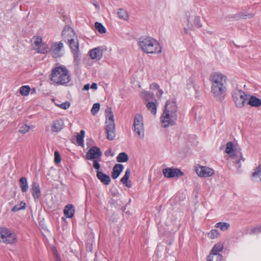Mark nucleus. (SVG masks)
<instances>
[{
  "mask_svg": "<svg viewBox=\"0 0 261 261\" xmlns=\"http://www.w3.org/2000/svg\"><path fill=\"white\" fill-rule=\"evenodd\" d=\"M117 14L119 18L127 20L128 19V15L126 10L123 9H119Z\"/></svg>",
  "mask_w": 261,
  "mask_h": 261,
  "instance_id": "29",
  "label": "nucleus"
},
{
  "mask_svg": "<svg viewBox=\"0 0 261 261\" xmlns=\"http://www.w3.org/2000/svg\"><path fill=\"white\" fill-rule=\"evenodd\" d=\"M261 233V225L257 226L252 229L249 232L250 234H256Z\"/></svg>",
  "mask_w": 261,
  "mask_h": 261,
  "instance_id": "42",
  "label": "nucleus"
},
{
  "mask_svg": "<svg viewBox=\"0 0 261 261\" xmlns=\"http://www.w3.org/2000/svg\"><path fill=\"white\" fill-rule=\"evenodd\" d=\"M34 126L33 125L30 126L25 124H22L19 128V132L22 134H24L28 132L31 128H33Z\"/></svg>",
  "mask_w": 261,
  "mask_h": 261,
  "instance_id": "36",
  "label": "nucleus"
},
{
  "mask_svg": "<svg viewBox=\"0 0 261 261\" xmlns=\"http://www.w3.org/2000/svg\"><path fill=\"white\" fill-rule=\"evenodd\" d=\"M74 206L71 204H67L64 209V214L68 218H71L74 216Z\"/></svg>",
  "mask_w": 261,
  "mask_h": 261,
  "instance_id": "21",
  "label": "nucleus"
},
{
  "mask_svg": "<svg viewBox=\"0 0 261 261\" xmlns=\"http://www.w3.org/2000/svg\"><path fill=\"white\" fill-rule=\"evenodd\" d=\"M89 54L90 57L93 60H99L102 57V50L100 47H96L91 49Z\"/></svg>",
  "mask_w": 261,
  "mask_h": 261,
  "instance_id": "15",
  "label": "nucleus"
},
{
  "mask_svg": "<svg viewBox=\"0 0 261 261\" xmlns=\"http://www.w3.org/2000/svg\"><path fill=\"white\" fill-rule=\"evenodd\" d=\"M67 41L73 55L74 62L76 65H78L81 60L79 43L77 41H75L73 38H68Z\"/></svg>",
  "mask_w": 261,
  "mask_h": 261,
  "instance_id": "9",
  "label": "nucleus"
},
{
  "mask_svg": "<svg viewBox=\"0 0 261 261\" xmlns=\"http://www.w3.org/2000/svg\"><path fill=\"white\" fill-rule=\"evenodd\" d=\"M223 248V245L222 243L216 244L212 248L210 254L219 253V252L222 250Z\"/></svg>",
  "mask_w": 261,
  "mask_h": 261,
  "instance_id": "31",
  "label": "nucleus"
},
{
  "mask_svg": "<svg viewBox=\"0 0 261 261\" xmlns=\"http://www.w3.org/2000/svg\"><path fill=\"white\" fill-rule=\"evenodd\" d=\"M163 90L159 89L158 90V92L156 93V95L158 97H160L162 96V95L163 94Z\"/></svg>",
  "mask_w": 261,
  "mask_h": 261,
  "instance_id": "51",
  "label": "nucleus"
},
{
  "mask_svg": "<svg viewBox=\"0 0 261 261\" xmlns=\"http://www.w3.org/2000/svg\"><path fill=\"white\" fill-rule=\"evenodd\" d=\"M85 135V132L84 130H81L80 134L76 136V142L79 145H83L84 138Z\"/></svg>",
  "mask_w": 261,
  "mask_h": 261,
  "instance_id": "32",
  "label": "nucleus"
},
{
  "mask_svg": "<svg viewBox=\"0 0 261 261\" xmlns=\"http://www.w3.org/2000/svg\"><path fill=\"white\" fill-rule=\"evenodd\" d=\"M75 35L73 30L69 26H65L62 33V37L65 41L68 40V38H73Z\"/></svg>",
  "mask_w": 261,
  "mask_h": 261,
  "instance_id": "16",
  "label": "nucleus"
},
{
  "mask_svg": "<svg viewBox=\"0 0 261 261\" xmlns=\"http://www.w3.org/2000/svg\"><path fill=\"white\" fill-rule=\"evenodd\" d=\"M105 154L106 156H113L114 155V153L112 151L111 148H109L107 150H106L105 152Z\"/></svg>",
  "mask_w": 261,
  "mask_h": 261,
  "instance_id": "47",
  "label": "nucleus"
},
{
  "mask_svg": "<svg viewBox=\"0 0 261 261\" xmlns=\"http://www.w3.org/2000/svg\"><path fill=\"white\" fill-rule=\"evenodd\" d=\"M4 243L12 244L16 241V234L5 227H0V240Z\"/></svg>",
  "mask_w": 261,
  "mask_h": 261,
  "instance_id": "7",
  "label": "nucleus"
},
{
  "mask_svg": "<svg viewBox=\"0 0 261 261\" xmlns=\"http://www.w3.org/2000/svg\"><path fill=\"white\" fill-rule=\"evenodd\" d=\"M251 177L252 179H256L258 178L259 180L261 181V165H259L258 167L254 169V172L252 173Z\"/></svg>",
  "mask_w": 261,
  "mask_h": 261,
  "instance_id": "27",
  "label": "nucleus"
},
{
  "mask_svg": "<svg viewBox=\"0 0 261 261\" xmlns=\"http://www.w3.org/2000/svg\"><path fill=\"white\" fill-rule=\"evenodd\" d=\"M63 47V44L61 42H55L53 44L50 51L51 52L52 56L54 58H56L60 57L61 54L60 51Z\"/></svg>",
  "mask_w": 261,
  "mask_h": 261,
  "instance_id": "14",
  "label": "nucleus"
},
{
  "mask_svg": "<svg viewBox=\"0 0 261 261\" xmlns=\"http://www.w3.org/2000/svg\"><path fill=\"white\" fill-rule=\"evenodd\" d=\"M123 169V165L120 164H116L113 168L112 172V177L116 179L118 177Z\"/></svg>",
  "mask_w": 261,
  "mask_h": 261,
  "instance_id": "19",
  "label": "nucleus"
},
{
  "mask_svg": "<svg viewBox=\"0 0 261 261\" xmlns=\"http://www.w3.org/2000/svg\"><path fill=\"white\" fill-rule=\"evenodd\" d=\"M241 165H239L238 166V168H241Z\"/></svg>",
  "mask_w": 261,
  "mask_h": 261,
  "instance_id": "58",
  "label": "nucleus"
},
{
  "mask_svg": "<svg viewBox=\"0 0 261 261\" xmlns=\"http://www.w3.org/2000/svg\"><path fill=\"white\" fill-rule=\"evenodd\" d=\"M186 15H187V21L188 22V27L191 29V30H193V25L192 24H190L189 23V20H190V16H191V13L190 12H188L186 13Z\"/></svg>",
  "mask_w": 261,
  "mask_h": 261,
  "instance_id": "48",
  "label": "nucleus"
},
{
  "mask_svg": "<svg viewBox=\"0 0 261 261\" xmlns=\"http://www.w3.org/2000/svg\"><path fill=\"white\" fill-rule=\"evenodd\" d=\"M227 77L220 72H213L210 76L211 92L217 100L221 101L227 90Z\"/></svg>",
  "mask_w": 261,
  "mask_h": 261,
  "instance_id": "1",
  "label": "nucleus"
},
{
  "mask_svg": "<svg viewBox=\"0 0 261 261\" xmlns=\"http://www.w3.org/2000/svg\"><path fill=\"white\" fill-rule=\"evenodd\" d=\"M130 175V169L128 168L126 169L124 175L120 180L122 183H123V184H125L126 186L128 188H130L131 187L130 182H127Z\"/></svg>",
  "mask_w": 261,
  "mask_h": 261,
  "instance_id": "23",
  "label": "nucleus"
},
{
  "mask_svg": "<svg viewBox=\"0 0 261 261\" xmlns=\"http://www.w3.org/2000/svg\"><path fill=\"white\" fill-rule=\"evenodd\" d=\"M198 176L201 177H208L214 174V171L208 167L200 166L196 169Z\"/></svg>",
  "mask_w": 261,
  "mask_h": 261,
  "instance_id": "13",
  "label": "nucleus"
},
{
  "mask_svg": "<svg viewBox=\"0 0 261 261\" xmlns=\"http://www.w3.org/2000/svg\"><path fill=\"white\" fill-rule=\"evenodd\" d=\"M97 178L104 185H108L111 182L110 176L100 171H96Z\"/></svg>",
  "mask_w": 261,
  "mask_h": 261,
  "instance_id": "18",
  "label": "nucleus"
},
{
  "mask_svg": "<svg viewBox=\"0 0 261 261\" xmlns=\"http://www.w3.org/2000/svg\"><path fill=\"white\" fill-rule=\"evenodd\" d=\"M247 104L253 107H259L261 106V99L255 96H251L249 99Z\"/></svg>",
  "mask_w": 261,
  "mask_h": 261,
  "instance_id": "22",
  "label": "nucleus"
},
{
  "mask_svg": "<svg viewBox=\"0 0 261 261\" xmlns=\"http://www.w3.org/2000/svg\"><path fill=\"white\" fill-rule=\"evenodd\" d=\"M253 14H249L248 15V17H250V18H251V17H253Z\"/></svg>",
  "mask_w": 261,
  "mask_h": 261,
  "instance_id": "56",
  "label": "nucleus"
},
{
  "mask_svg": "<svg viewBox=\"0 0 261 261\" xmlns=\"http://www.w3.org/2000/svg\"><path fill=\"white\" fill-rule=\"evenodd\" d=\"M102 155V152L99 148L97 146H92L88 151L86 154L87 160H95Z\"/></svg>",
  "mask_w": 261,
  "mask_h": 261,
  "instance_id": "12",
  "label": "nucleus"
},
{
  "mask_svg": "<svg viewBox=\"0 0 261 261\" xmlns=\"http://www.w3.org/2000/svg\"><path fill=\"white\" fill-rule=\"evenodd\" d=\"M93 4L94 5V6L97 8V9H99V6L98 5V4H97L96 2L95 1Z\"/></svg>",
  "mask_w": 261,
  "mask_h": 261,
  "instance_id": "54",
  "label": "nucleus"
},
{
  "mask_svg": "<svg viewBox=\"0 0 261 261\" xmlns=\"http://www.w3.org/2000/svg\"><path fill=\"white\" fill-rule=\"evenodd\" d=\"M231 95L237 107L242 108L244 107L247 95L243 91L235 89L232 91Z\"/></svg>",
  "mask_w": 261,
  "mask_h": 261,
  "instance_id": "6",
  "label": "nucleus"
},
{
  "mask_svg": "<svg viewBox=\"0 0 261 261\" xmlns=\"http://www.w3.org/2000/svg\"><path fill=\"white\" fill-rule=\"evenodd\" d=\"M57 106L63 109L66 110L68 109L70 106V103L68 101H66L65 102H63L60 105H57Z\"/></svg>",
  "mask_w": 261,
  "mask_h": 261,
  "instance_id": "44",
  "label": "nucleus"
},
{
  "mask_svg": "<svg viewBox=\"0 0 261 261\" xmlns=\"http://www.w3.org/2000/svg\"><path fill=\"white\" fill-rule=\"evenodd\" d=\"M26 207V203L23 201H21L18 204H16L12 208V211L14 212H17L19 210H24Z\"/></svg>",
  "mask_w": 261,
  "mask_h": 261,
  "instance_id": "35",
  "label": "nucleus"
},
{
  "mask_svg": "<svg viewBox=\"0 0 261 261\" xmlns=\"http://www.w3.org/2000/svg\"><path fill=\"white\" fill-rule=\"evenodd\" d=\"M105 116L106 118V123L107 125L106 130L107 138L110 140H113L116 136V134L114 115L111 107H107L106 109Z\"/></svg>",
  "mask_w": 261,
  "mask_h": 261,
  "instance_id": "5",
  "label": "nucleus"
},
{
  "mask_svg": "<svg viewBox=\"0 0 261 261\" xmlns=\"http://www.w3.org/2000/svg\"><path fill=\"white\" fill-rule=\"evenodd\" d=\"M50 79L57 85H65L70 82V76L69 71L65 67L58 66L52 70Z\"/></svg>",
  "mask_w": 261,
  "mask_h": 261,
  "instance_id": "4",
  "label": "nucleus"
},
{
  "mask_svg": "<svg viewBox=\"0 0 261 261\" xmlns=\"http://www.w3.org/2000/svg\"><path fill=\"white\" fill-rule=\"evenodd\" d=\"M64 126V122L62 119L56 120L53 122L51 126V131L53 132H59L61 131Z\"/></svg>",
  "mask_w": 261,
  "mask_h": 261,
  "instance_id": "20",
  "label": "nucleus"
},
{
  "mask_svg": "<svg viewBox=\"0 0 261 261\" xmlns=\"http://www.w3.org/2000/svg\"><path fill=\"white\" fill-rule=\"evenodd\" d=\"M111 193L113 196L118 197L120 195L119 192L116 189L114 190H111Z\"/></svg>",
  "mask_w": 261,
  "mask_h": 261,
  "instance_id": "50",
  "label": "nucleus"
},
{
  "mask_svg": "<svg viewBox=\"0 0 261 261\" xmlns=\"http://www.w3.org/2000/svg\"><path fill=\"white\" fill-rule=\"evenodd\" d=\"M31 190L35 200H38L41 194L39 184L37 182H33L31 186Z\"/></svg>",
  "mask_w": 261,
  "mask_h": 261,
  "instance_id": "17",
  "label": "nucleus"
},
{
  "mask_svg": "<svg viewBox=\"0 0 261 261\" xmlns=\"http://www.w3.org/2000/svg\"><path fill=\"white\" fill-rule=\"evenodd\" d=\"M95 27L96 29L101 34H103L106 32V29L102 23L96 22L95 23Z\"/></svg>",
  "mask_w": 261,
  "mask_h": 261,
  "instance_id": "39",
  "label": "nucleus"
},
{
  "mask_svg": "<svg viewBox=\"0 0 261 261\" xmlns=\"http://www.w3.org/2000/svg\"><path fill=\"white\" fill-rule=\"evenodd\" d=\"M177 107L176 102L172 100L167 101L161 117V123L164 127L175 124L177 118Z\"/></svg>",
  "mask_w": 261,
  "mask_h": 261,
  "instance_id": "2",
  "label": "nucleus"
},
{
  "mask_svg": "<svg viewBox=\"0 0 261 261\" xmlns=\"http://www.w3.org/2000/svg\"><path fill=\"white\" fill-rule=\"evenodd\" d=\"M134 131L137 134L141 139L144 138V129L143 125V119L141 115L137 114L135 115L134 121Z\"/></svg>",
  "mask_w": 261,
  "mask_h": 261,
  "instance_id": "8",
  "label": "nucleus"
},
{
  "mask_svg": "<svg viewBox=\"0 0 261 261\" xmlns=\"http://www.w3.org/2000/svg\"><path fill=\"white\" fill-rule=\"evenodd\" d=\"M89 88H90V85L89 84H86L84 86V88H83V90H88L89 89Z\"/></svg>",
  "mask_w": 261,
  "mask_h": 261,
  "instance_id": "53",
  "label": "nucleus"
},
{
  "mask_svg": "<svg viewBox=\"0 0 261 261\" xmlns=\"http://www.w3.org/2000/svg\"><path fill=\"white\" fill-rule=\"evenodd\" d=\"M93 167L97 170L96 171H99L100 165L98 162L96 160H94L93 161Z\"/></svg>",
  "mask_w": 261,
  "mask_h": 261,
  "instance_id": "46",
  "label": "nucleus"
},
{
  "mask_svg": "<svg viewBox=\"0 0 261 261\" xmlns=\"http://www.w3.org/2000/svg\"><path fill=\"white\" fill-rule=\"evenodd\" d=\"M184 31L186 33H188V29L187 28H184Z\"/></svg>",
  "mask_w": 261,
  "mask_h": 261,
  "instance_id": "57",
  "label": "nucleus"
},
{
  "mask_svg": "<svg viewBox=\"0 0 261 261\" xmlns=\"http://www.w3.org/2000/svg\"><path fill=\"white\" fill-rule=\"evenodd\" d=\"M234 151V147L232 142H228L226 144L225 152L230 155L232 158L234 154H233Z\"/></svg>",
  "mask_w": 261,
  "mask_h": 261,
  "instance_id": "26",
  "label": "nucleus"
},
{
  "mask_svg": "<svg viewBox=\"0 0 261 261\" xmlns=\"http://www.w3.org/2000/svg\"><path fill=\"white\" fill-rule=\"evenodd\" d=\"M207 261H223V256L219 253L210 254Z\"/></svg>",
  "mask_w": 261,
  "mask_h": 261,
  "instance_id": "25",
  "label": "nucleus"
},
{
  "mask_svg": "<svg viewBox=\"0 0 261 261\" xmlns=\"http://www.w3.org/2000/svg\"><path fill=\"white\" fill-rule=\"evenodd\" d=\"M56 261H61V260L59 257L57 256L56 257Z\"/></svg>",
  "mask_w": 261,
  "mask_h": 261,
  "instance_id": "55",
  "label": "nucleus"
},
{
  "mask_svg": "<svg viewBox=\"0 0 261 261\" xmlns=\"http://www.w3.org/2000/svg\"><path fill=\"white\" fill-rule=\"evenodd\" d=\"M219 235V232L217 229H212L207 234L208 237L212 239L218 238Z\"/></svg>",
  "mask_w": 261,
  "mask_h": 261,
  "instance_id": "40",
  "label": "nucleus"
},
{
  "mask_svg": "<svg viewBox=\"0 0 261 261\" xmlns=\"http://www.w3.org/2000/svg\"><path fill=\"white\" fill-rule=\"evenodd\" d=\"M215 227L219 228L222 231H226L229 229L230 225L226 222H218L216 223Z\"/></svg>",
  "mask_w": 261,
  "mask_h": 261,
  "instance_id": "30",
  "label": "nucleus"
},
{
  "mask_svg": "<svg viewBox=\"0 0 261 261\" xmlns=\"http://www.w3.org/2000/svg\"><path fill=\"white\" fill-rule=\"evenodd\" d=\"M142 97L146 101H149L154 99V94L147 91H144L142 93Z\"/></svg>",
  "mask_w": 261,
  "mask_h": 261,
  "instance_id": "34",
  "label": "nucleus"
},
{
  "mask_svg": "<svg viewBox=\"0 0 261 261\" xmlns=\"http://www.w3.org/2000/svg\"><path fill=\"white\" fill-rule=\"evenodd\" d=\"M232 159H233V162L236 164H239L241 160L243 162L245 161V159L243 156L241 152H239V154H234L233 156H232Z\"/></svg>",
  "mask_w": 261,
  "mask_h": 261,
  "instance_id": "33",
  "label": "nucleus"
},
{
  "mask_svg": "<svg viewBox=\"0 0 261 261\" xmlns=\"http://www.w3.org/2000/svg\"><path fill=\"white\" fill-rule=\"evenodd\" d=\"M91 88L93 89H94V90H96L97 89V84L96 83H92L91 86Z\"/></svg>",
  "mask_w": 261,
  "mask_h": 261,
  "instance_id": "52",
  "label": "nucleus"
},
{
  "mask_svg": "<svg viewBox=\"0 0 261 261\" xmlns=\"http://www.w3.org/2000/svg\"><path fill=\"white\" fill-rule=\"evenodd\" d=\"M19 184L21 190L22 192L28 191L29 187L27 179L26 177H22L19 179Z\"/></svg>",
  "mask_w": 261,
  "mask_h": 261,
  "instance_id": "24",
  "label": "nucleus"
},
{
  "mask_svg": "<svg viewBox=\"0 0 261 261\" xmlns=\"http://www.w3.org/2000/svg\"><path fill=\"white\" fill-rule=\"evenodd\" d=\"M159 85L156 83H152L150 85V88L152 90H158Z\"/></svg>",
  "mask_w": 261,
  "mask_h": 261,
  "instance_id": "49",
  "label": "nucleus"
},
{
  "mask_svg": "<svg viewBox=\"0 0 261 261\" xmlns=\"http://www.w3.org/2000/svg\"><path fill=\"white\" fill-rule=\"evenodd\" d=\"M116 159L119 163L126 162L128 160V156L125 152H122L118 155Z\"/></svg>",
  "mask_w": 261,
  "mask_h": 261,
  "instance_id": "28",
  "label": "nucleus"
},
{
  "mask_svg": "<svg viewBox=\"0 0 261 261\" xmlns=\"http://www.w3.org/2000/svg\"><path fill=\"white\" fill-rule=\"evenodd\" d=\"M61 158L59 152L58 151L55 152V163L58 164L61 162Z\"/></svg>",
  "mask_w": 261,
  "mask_h": 261,
  "instance_id": "45",
  "label": "nucleus"
},
{
  "mask_svg": "<svg viewBox=\"0 0 261 261\" xmlns=\"http://www.w3.org/2000/svg\"><path fill=\"white\" fill-rule=\"evenodd\" d=\"M31 90V88L29 86H22L20 88L19 91L20 94L23 96H27Z\"/></svg>",
  "mask_w": 261,
  "mask_h": 261,
  "instance_id": "38",
  "label": "nucleus"
},
{
  "mask_svg": "<svg viewBox=\"0 0 261 261\" xmlns=\"http://www.w3.org/2000/svg\"><path fill=\"white\" fill-rule=\"evenodd\" d=\"M146 107L148 110H149L152 114L154 115L156 112V106L154 102H148Z\"/></svg>",
  "mask_w": 261,
  "mask_h": 261,
  "instance_id": "37",
  "label": "nucleus"
},
{
  "mask_svg": "<svg viewBox=\"0 0 261 261\" xmlns=\"http://www.w3.org/2000/svg\"><path fill=\"white\" fill-rule=\"evenodd\" d=\"M138 44L144 53L153 54L161 53L162 48L159 43L150 37H141Z\"/></svg>",
  "mask_w": 261,
  "mask_h": 261,
  "instance_id": "3",
  "label": "nucleus"
},
{
  "mask_svg": "<svg viewBox=\"0 0 261 261\" xmlns=\"http://www.w3.org/2000/svg\"><path fill=\"white\" fill-rule=\"evenodd\" d=\"M163 174L165 177L173 178L180 177L184 173L177 168H167L163 170Z\"/></svg>",
  "mask_w": 261,
  "mask_h": 261,
  "instance_id": "11",
  "label": "nucleus"
},
{
  "mask_svg": "<svg viewBox=\"0 0 261 261\" xmlns=\"http://www.w3.org/2000/svg\"><path fill=\"white\" fill-rule=\"evenodd\" d=\"M34 44L36 48V50L38 53L46 54L48 51L47 45L42 42V39L40 36L33 37Z\"/></svg>",
  "mask_w": 261,
  "mask_h": 261,
  "instance_id": "10",
  "label": "nucleus"
},
{
  "mask_svg": "<svg viewBox=\"0 0 261 261\" xmlns=\"http://www.w3.org/2000/svg\"><path fill=\"white\" fill-rule=\"evenodd\" d=\"M100 104L99 103H94L91 110V112L93 115H96L99 111L100 109Z\"/></svg>",
  "mask_w": 261,
  "mask_h": 261,
  "instance_id": "41",
  "label": "nucleus"
},
{
  "mask_svg": "<svg viewBox=\"0 0 261 261\" xmlns=\"http://www.w3.org/2000/svg\"><path fill=\"white\" fill-rule=\"evenodd\" d=\"M194 25L198 28H201L202 25L200 23V18L199 16H196L194 18Z\"/></svg>",
  "mask_w": 261,
  "mask_h": 261,
  "instance_id": "43",
  "label": "nucleus"
}]
</instances>
